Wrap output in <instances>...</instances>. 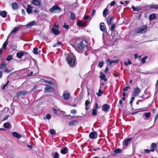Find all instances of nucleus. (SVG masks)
Segmentation results:
<instances>
[{"instance_id": "2", "label": "nucleus", "mask_w": 158, "mask_h": 158, "mask_svg": "<svg viewBox=\"0 0 158 158\" xmlns=\"http://www.w3.org/2000/svg\"><path fill=\"white\" fill-rule=\"evenodd\" d=\"M66 59L69 64L71 67L77 64L75 57L72 53L68 54L67 56Z\"/></svg>"}, {"instance_id": "53", "label": "nucleus", "mask_w": 158, "mask_h": 158, "mask_svg": "<svg viewBox=\"0 0 158 158\" xmlns=\"http://www.w3.org/2000/svg\"><path fill=\"white\" fill-rule=\"evenodd\" d=\"M95 13H96L95 10H93L92 11V12L91 14V15L92 16L91 18H92V17H93V16H94V15Z\"/></svg>"}, {"instance_id": "19", "label": "nucleus", "mask_w": 158, "mask_h": 158, "mask_svg": "<svg viewBox=\"0 0 158 158\" xmlns=\"http://www.w3.org/2000/svg\"><path fill=\"white\" fill-rule=\"evenodd\" d=\"M26 11L28 14L31 13L32 12V7L30 5H28L26 9Z\"/></svg>"}, {"instance_id": "15", "label": "nucleus", "mask_w": 158, "mask_h": 158, "mask_svg": "<svg viewBox=\"0 0 158 158\" xmlns=\"http://www.w3.org/2000/svg\"><path fill=\"white\" fill-rule=\"evenodd\" d=\"M100 30L102 31H104L106 30V26L102 22L100 23Z\"/></svg>"}, {"instance_id": "34", "label": "nucleus", "mask_w": 158, "mask_h": 158, "mask_svg": "<svg viewBox=\"0 0 158 158\" xmlns=\"http://www.w3.org/2000/svg\"><path fill=\"white\" fill-rule=\"evenodd\" d=\"M113 20V17H111L110 18L107 19V23L108 25H110L111 23V20Z\"/></svg>"}, {"instance_id": "62", "label": "nucleus", "mask_w": 158, "mask_h": 158, "mask_svg": "<svg viewBox=\"0 0 158 158\" xmlns=\"http://www.w3.org/2000/svg\"><path fill=\"white\" fill-rule=\"evenodd\" d=\"M144 151L147 153H149L150 151H151V149L150 150L149 149H145V150Z\"/></svg>"}, {"instance_id": "31", "label": "nucleus", "mask_w": 158, "mask_h": 158, "mask_svg": "<svg viewBox=\"0 0 158 158\" xmlns=\"http://www.w3.org/2000/svg\"><path fill=\"white\" fill-rule=\"evenodd\" d=\"M114 153L113 154V155H115L117 153H120L121 152V150L119 149H117L114 150Z\"/></svg>"}, {"instance_id": "40", "label": "nucleus", "mask_w": 158, "mask_h": 158, "mask_svg": "<svg viewBox=\"0 0 158 158\" xmlns=\"http://www.w3.org/2000/svg\"><path fill=\"white\" fill-rule=\"evenodd\" d=\"M115 27V24H112V25L110 29V31H113Z\"/></svg>"}, {"instance_id": "51", "label": "nucleus", "mask_w": 158, "mask_h": 158, "mask_svg": "<svg viewBox=\"0 0 158 158\" xmlns=\"http://www.w3.org/2000/svg\"><path fill=\"white\" fill-rule=\"evenodd\" d=\"M130 88V87L129 86H127V87H125L123 89V90L124 91H126L128 90V89H129Z\"/></svg>"}, {"instance_id": "28", "label": "nucleus", "mask_w": 158, "mask_h": 158, "mask_svg": "<svg viewBox=\"0 0 158 158\" xmlns=\"http://www.w3.org/2000/svg\"><path fill=\"white\" fill-rule=\"evenodd\" d=\"M67 148H66L62 149L60 151V153L63 154H65L67 153Z\"/></svg>"}, {"instance_id": "63", "label": "nucleus", "mask_w": 158, "mask_h": 158, "mask_svg": "<svg viewBox=\"0 0 158 158\" xmlns=\"http://www.w3.org/2000/svg\"><path fill=\"white\" fill-rule=\"evenodd\" d=\"M37 87V86L36 85H35L32 89L31 90H34L35 89H36Z\"/></svg>"}, {"instance_id": "23", "label": "nucleus", "mask_w": 158, "mask_h": 158, "mask_svg": "<svg viewBox=\"0 0 158 158\" xmlns=\"http://www.w3.org/2000/svg\"><path fill=\"white\" fill-rule=\"evenodd\" d=\"M19 29V28L18 27H15L14 29L11 31L10 33L9 34V35L8 36V37L10 36L11 35H13L16 32V31Z\"/></svg>"}, {"instance_id": "33", "label": "nucleus", "mask_w": 158, "mask_h": 158, "mask_svg": "<svg viewBox=\"0 0 158 158\" xmlns=\"http://www.w3.org/2000/svg\"><path fill=\"white\" fill-rule=\"evenodd\" d=\"M10 124L8 123H6L4 124V127L5 128L9 129L10 127Z\"/></svg>"}, {"instance_id": "55", "label": "nucleus", "mask_w": 158, "mask_h": 158, "mask_svg": "<svg viewBox=\"0 0 158 158\" xmlns=\"http://www.w3.org/2000/svg\"><path fill=\"white\" fill-rule=\"evenodd\" d=\"M46 118L47 119H49L51 117V115L50 114H48L46 116Z\"/></svg>"}, {"instance_id": "61", "label": "nucleus", "mask_w": 158, "mask_h": 158, "mask_svg": "<svg viewBox=\"0 0 158 158\" xmlns=\"http://www.w3.org/2000/svg\"><path fill=\"white\" fill-rule=\"evenodd\" d=\"M119 62L118 60H112V63H118Z\"/></svg>"}, {"instance_id": "58", "label": "nucleus", "mask_w": 158, "mask_h": 158, "mask_svg": "<svg viewBox=\"0 0 158 158\" xmlns=\"http://www.w3.org/2000/svg\"><path fill=\"white\" fill-rule=\"evenodd\" d=\"M107 62L109 63L110 64H112V60L110 61L109 59H108L106 60Z\"/></svg>"}, {"instance_id": "37", "label": "nucleus", "mask_w": 158, "mask_h": 158, "mask_svg": "<svg viewBox=\"0 0 158 158\" xmlns=\"http://www.w3.org/2000/svg\"><path fill=\"white\" fill-rule=\"evenodd\" d=\"M127 63L126 61H124V64L126 65L127 66L128 64L129 65H130L131 64V62L130 60L129 59H128L127 60Z\"/></svg>"}, {"instance_id": "60", "label": "nucleus", "mask_w": 158, "mask_h": 158, "mask_svg": "<svg viewBox=\"0 0 158 158\" xmlns=\"http://www.w3.org/2000/svg\"><path fill=\"white\" fill-rule=\"evenodd\" d=\"M9 117V115H6L4 118L3 120H6Z\"/></svg>"}, {"instance_id": "49", "label": "nucleus", "mask_w": 158, "mask_h": 158, "mask_svg": "<svg viewBox=\"0 0 158 158\" xmlns=\"http://www.w3.org/2000/svg\"><path fill=\"white\" fill-rule=\"evenodd\" d=\"M103 65V62H99L98 66L100 68H101Z\"/></svg>"}, {"instance_id": "8", "label": "nucleus", "mask_w": 158, "mask_h": 158, "mask_svg": "<svg viewBox=\"0 0 158 158\" xmlns=\"http://www.w3.org/2000/svg\"><path fill=\"white\" fill-rule=\"evenodd\" d=\"M110 106L107 104L103 105L102 106V110L105 112L108 111L110 109Z\"/></svg>"}, {"instance_id": "11", "label": "nucleus", "mask_w": 158, "mask_h": 158, "mask_svg": "<svg viewBox=\"0 0 158 158\" xmlns=\"http://www.w3.org/2000/svg\"><path fill=\"white\" fill-rule=\"evenodd\" d=\"M52 32L56 35H58L60 33V31L58 29L55 28L53 27L51 29Z\"/></svg>"}, {"instance_id": "13", "label": "nucleus", "mask_w": 158, "mask_h": 158, "mask_svg": "<svg viewBox=\"0 0 158 158\" xmlns=\"http://www.w3.org/2000/svg\"><path fill=\"white\" fill-rule=\"evenodd\" d=\"M86 22H83L80 20H78L77 22V25L82 27H85L86 26Z\"/></svg>"}, {"instance_id": "36", "label": "nucleus", "mask_w": 158, "mask_h": 158, "mask_svg": "<svg viewBox=\"0 0 158 158\" xmlns=\"http://www.w3.org/2000/svg\"><path fill=\"white\" fill-rule=\"evenodd\" d=\"M38 50V48L37 47H35L33 49V52L34 54H38L37 51Z\"/></svg>"}, {"instance_id": "54", "label": "nucleus", "mask_w": 158, "mask_h": 158, "mask_svg": "<svg viewBox=\"0 0 158 158\" xmlns=\"http://www.w3.org/2000/svg\"><path fill=\"white\" fill-rule=\"evenodd\" d=\"M4 71L7 73H9L11 71V70H8L7 68H6L5 69Z\"/></svg>"}, {"instance_id": "45", "label": "nucleus", "mask_w": 158, "mask_h": 158, "mask_svg": "<svg viewBox=\"0 0 158 158\" xmlns=\"http://www.w3.org/2000/svg\"><path fill=\"white\" fill-rule=\"evenodd\" d=\"M50 133L52 135H54L56 134V132L54 129H51L50 130Z\"/></svg>"}, {"instance_id": "21", "label": "nucleus", "mask_w": 158, "mask_h": 158, "mask_svg": "<svg viewBox=\"0 0 158 158\" xmlns=\"http://www.w3.org/2000/svg\"><path fill=\"white\" fill-rule=\"evenodd\" d=\"M156 144L155 143H152L150 147L151 151H154L156 149Z\"/></svg>"}, {"instance_id": "29", "label": "nucleus", "mask_w": 158, "mask_h": 158, "mask_svg": "<svg viewBox=\"0 0 158 158\" xmlns=\"http://www.w3.org/2000/svg\"><path fill=\"white\" fill-rule=\"evenodd\" d=\"M70 18L72 20H74L76 19V16L74 13L72 12H70Z\"/></svg>"}, {"instance_id": "25", "label": "nucleus", "mask_w": 158, "mask_h": 158, "mask_svg": "<svg viewBox=\"0 0 158 158\" xmlns=\"http://www.w3.org/2000/svg\"><path fill=\"white\" fill-rule=\"evenodd\" d=\"M78 123V122L77 120H73L69 123V125L70 126H74Z\"/></svg>"}, {"instance_id": "35", "label": "nucleus", "mask_w": 158, "mask_h": 158, "mask_svg": "<svg viewBox=\"0 0 158 158\" xmlns=\"http://www.w3.org/2000/svg\"><path fill=\"white\" fill-rule=\"evenodd\" d=\"M132 8L135 11H139L140 10V8L139 7H135L133 6H131Z\"/></svg>"}, {"instance_id": "1", "label": "nucleus", "mask_w": 158, "mask_h": 158, "mask_svg": "<svg viewBox=\"0 0 158 158\" xmlns=\"http://www.w3.org/2000/svg\"><path fill=\"white\" fill-rule=\"evenodd\" d=\"M84 42L86 43V42L85 41H81L80 40H77L76 42V44L75 46V49L78 52L82 51V52H84L85 51L84 54L85 56H87L89 53V52H88L89 51V48L84 45Z\"/></svg>"}, {"instance_id": "22", "label": "nucleus", "mask_w": 158, "mask_h": 158, "mask_svg": "<svg viewBox=\"0 0 158 158\" xmlns=\"http://www.w3.org/2000/svg\"><path fill=\"white\" fill-rule=\"evenodd\" d=\"M7 14V12L5 10L0 12V15L3 18L6 17Z\"/></svg>"}, {"instance_id": "4", "label": "nucleus", "mask_w": 158, "mask_h": 158, "mask_svg": "<svg viewBox=\"0 0 158 158\" xmlns=\"http://www.w3.org/2000/svg\"><path fill=\"white\" fill-rule=\"evenodd\" d=\"M46 87L45 88L44 92H52L54 91L53 89L49 85H45Z\"/></svg>"}, {"instance_id": "18", "label": "nucleus", "mask_w": 158, "mask_h": 158, "mask_svg": "<svg viewBox=\"0 0 158 158\" xmlns=\"http://www.w3.org/2000/svg\"><path fill=\"white\" fill-rule=\"evenodd\" d=\"M7 66V64L4 62H2L0 64V69H4Z\"/></svg>"}, {"instance_id": "30", "label": "nucleus", "mask_w": 158, "mask_h": 158, "mask_svg": "<svg viewBox=\"0 0 158 158\" xmlns=\"http://www.w3.org/2000/svg\"><path fill=\"white\" fill-rule=\"evenodd\" d=\"M12 7L13 9H16L18 8V5L15 2L12 4Z\"/></svg>"}, {"instance_id": "10", "label": "nucleus", "mask_w": 158, "mask_h": 158, "mask_svg": "<svg viewBox=\"0 0 158 158\" xmlns=\"http://www.w3.org/2000/svg\"><path fill=\"white\" fill-rule=\"evenodd\" d=\"M37 23L35 21H33L31 22H30L28 23L26 25L27 27V28L29 27H30L35 26L36 25Z\"/></svg>"}, {"instance_id": "39", "label": "nucleus", "mask_w": 158, "mask_h": 158, "mask_svg": "<svg viewBox=\"0 0 158 158\" xmlns=\"http://www.w3.org/2000/svg\"><path fill=\"white\" fill-rule=\"evenodd\" d=\"M60 45H61V42H58L54 44L53 45V47H55L56 46H59Z\"/></svg>"}, {"instance_id": "12", "label": "nucleus", "mask_w": 158, "mask_h": 158, "mask_svg": "<svg viewBox=\"0 0 158 158\" xmlns=\"http://www.w3.org/2000/svg\"><path fill=\"white\" fill-rule=\"evenodd\" d=\"M32 3L34 5L38 6H40V3L38 0H31Z\"/></svg>"}, {"instance_id": "64", "label": "nucleus", "mask_w": 158, "mask_h": 158, "mask_svg": "<svg viewBox=\"0 0 158 158\" xmlns=\"http://www.w3.org/2000/svg\"><path fill=\"white\" fill-rule=\"evenodd\" d=\"M134 58L135 59H137L138 57V55L137 54H135L134 55Z\"/></svg>"}, {"instance_id": "47", "label": "nucleus", "mask_w": 158, "mask_h": 158, "mask_svg": "<svg viewBox=\"0 0 158 158\" xmlns=\"http://www.w3.org/2000/svg\"><path fill=\"white\" fill-rule=\"evenodd\" d=\"M147 56H145L142 58V59L141 60V61L144 64V63H145V60L147 59Z\"/></svg>"}, {"instance_id": "41", "label": "nucleus", "mask_w": 158, "mask_h": 158, "mask_svg": "<svg viewBox=\"0 0 158 158\" xmlns=\"http://www.w3.org/2000/svg\"><path fill=\"white\" fill-rule=\"evenodd\" d=\"M150 8H151L156 9L158 8V5H152L151 6Z\"/></svg>"}, {"instance_id": "17", "label": "nucleus", "mask_w": 158, "mask_h": 158, "mask_svg": "<svg viewBox=\"0 0 158 158\" xmlns=\"http://www.w3.org/2000/svg\"><path fill=\"white\" fill-rule=\"evenodd\" d=\"M132 139L131 138H128L127 139L124 140L123 141V143L125 146H127L129 142H130L132 140Z\"/></svg>"}, {"instance_id": "5", "label": "nucleus", "mask_w": 158, "mask_h": 158, "mask_svg": "<svg viewBox=\"0 0 158 158\" xmlns=\"http://www.w3.org/2000/svg\"><path fill=\"white\" fill-rule=\"evenodd\" d=\"M146 28L147 27L146 26L144 25L141 28L138 29L137 31V33H143L145 32L146 31Z\"/></svg>"}, {"instance_id": "50", "label": "nucleus", "mask_w": 158, "mask_h": 158, "mask_svg": "<svg viewBox=\"0 0 158 158\" xmlns=\"http://www.w3.org/2000/svg\"><path fill=\"white\" fill-rule=\"evenodd\" d=\"M102 91L100 89H99L98 90V93L97 94V95L98 96H100L101 94H102Z\"/></svg>"}, {"instance_id": "52", "label": "nucleus", "mask_w": 158, "mask_h": 158, "mask_svg": "<svg viewBox=\"0 0 158 158\" xmlns=\"http://www.w3.org/2000/svg\"><path fill=\"white\" fill-rule=\"evenodd\" d=\"M53 27H54V28L55 27V28H56V29L58 27V23L56 22L55 23V25H54V26Z\"/></svg>"}, {"instance_id": "59", "label": "nucleus", "mask_w": 158, "mask_h": 158, "mask_svg": "<svg viewBox=\"0 0 158 158\" xmlns=\"http://www.w3.org/2000/svg\"><path fill=\"white\" fill-rule=\"evenodd\" d=\"M115 2L114 1H112L111 2L110 6H114L115 4Z\"/></svg>"}, {"instance_id": "16", "label": "nucleus", "mask_w": 158, "mask_h": 158, "mask_svg": "<svg viewBox=\"0 0 158 158\" xmlns=\"http://www.w3.org/2000/svg\"><path fill=\"white\" fill-rule=\"evenodd\" d=\"M100 78L102 80H104V81H107V79L106 78V76L103 73L101 72L100 73Z\"/></svg>"}, {"instance_id": "6", "label": "nucleus", "mask_w": 158, "mask_h": 158, "mask_svg": "<svg viewBox=\"0 0 158 158\" xmlns=\"http://www.w3.org/2000/svg\"><path fill=\"white\" fill-rule=\"evenodd\" d=\"M89 138L92 139H95L97 137V134L96 132H91L89 135Z\"/></svg>"}, {"instance_id": "7", "label": "nucleus", "mask_w": 158, "mask_h": 158, "mask_svg": "<svg viewBox=\"0 0 158 158\" xmlns=\"http://www.w3.org/2000/svg\"><path fill=\"white\" fill-rule=\"evenodd\" d=\"M70 94L69 93H68L66 91L64 92L63 94V98L64 100H67L69 99Z\"/></svg>"}, {"instance_id": "26", "label": "nucleus", "mask_w": 158, "mask_h": 158, "mask_svg": "<svg viewBox=\"0 0 158 158\" xmlns=\"http://www.w3.org/2000/svg\"><path fill=\"white\" fill-rule=\"evenodd\" d=\"M108 10L107 8H105L103 12V15L104 17H106L108 14Z\"/></svg>"}, {"instance_id": "27", "label": "nucleus", "mask_w": 158, "mask_h": 158, "mask_svg": "<svg viewBox=\"0 0 158 158\" xmlns=\"http://www.w3.org/2000/svg\"><path fill=\"white\" fill-rule=\"evenodd\" d=\"M90 103L89 102V101L87 100L85 101V109L86 110H88L89 109V107L88 106V105L90 104Z\"/></svg>"}, {"instance_id": "14", "label": "nucleus", "mask_w": 158, "mask_h": 158, "mask_svg": "<svg viewBox=\"0 0 158 158\" xmlns=\"http://www.w3.org/2000/svg\"><path fill=\"white\" fill-rule=\"evenodd\" d=\"M25 54V53L23 52H18L16 53V56L17 57L21 59Z\"/></svg>"}, {"instance_id": "46", "label": "nucleus", "mask_w": 158, "mask_h": 158, "mask_svg": "<svg viewBox=\"0 0 158 158\" xmlns=\"http://www.w3.org/2000/svg\"><path fill=\"white\" fill-rule=\"evenodd\" d=\"M53 157L54 158H58L59 157L58 154L57 152L55 153L53 156Z\"/></svg>"}, {"instance_id": "20", "label": "nucleus", "mask_w": 158, "mask_h": 158, "mask_svg": "<svg viewBox=\"0 0 158 158\" xmlns=\"http://www.w3.org/2000/svg\"><path fill=\"white\" fill-rule=\"evenodd\" d=\"M12 135L14 137L18 139H19L21 137V135L20 134H19L15 132H13L12 133Z\"/></svg>"}, {"instance_id": "48", "label": "nucleus", "mask_w": 158, "mask_h": 158, "mask_svg": "<svg viewBox=\"0 0 158 158\" xmlns=\"http://www.w3.org/2000/svg\"><path fill=\"white\" fill-rule=\"evenodd\" d=\"M90 15H85L84 17V18L85 20H87L89 19L90 18Z\"/></svg>"}, {"instance_id": "56", "label": "nucleus", "mask_w": 158, "mask_h": 158, "mask_svg": "<svg viewBox=\"0 0 158 158\" xmlns=\"http://www.w3.org/2000/svg\"><path fill=\"white\" fill-rule=\"evenodd\" d=\"M69 25H66V23H64L63 26V27L65 28L66 29H67L69 28Z\"/></svg>"}, {"instance_id": "24", "label": "nucleus", "mask_w": 158, "mask_h": 158, "mask_svg": "<svg viewBox=\"0 0 158 158\" xmlns=\"http://www.w3.org/2000/svg\"><path fill=\"white\" fill-rule=\"evenodd\" d=\"M156 18V16L155 14H153L149 15V19L150 20H152L153 19H155Z\"/></svg>"}, {"instance_id": "43", "label": "nucleus", "mask_w": 158, "mask_h": 158, "mask_svg": "<svg viewBox=\"0 0 158 158\" xmlns=\"http://www.w3.org/2000/svg\"><path fill=\"white\" fill-rule=\"evenodd\" d=\"M13 56L11 55H9L8 56L7 58L6 59V60L7 61H10L12 59Z\"/></svg>"}, {"instance_id": "57", "label": "nucleus", "mask_w": 158, "mask_h": 158, "mask_svg": "<svg viewBox=\"0 0 158 158\" xmlns=\"http://www.w3.org/2000/svg\"><path fill=\"white\" fill-rule=\"evenodd\" d=\"M77 113V111L75 110H71V113L72 114H75Z\"/></svg>"}, {"instance_id": "44", "label": "nucleus", "mask_w": 158, "mask_h": 158, "mask_svg": "<svg viewBox=\"0 0 158 158\" xmlns=\"http://www.w3.org/2000/svg\"><path fill=\"white\" fill-rule=\"evenodd\" d=\"M150 112L146 113L144 114L146 118L149 117L150 116Z\"/></svg>"}, {"instance_id": "42", "label": "nucleus", "mask_w": 158, "mask_h": 158, "mask_svg": "<svg viewBox=\"0 0 158 158\" xmlns=\"http://www.w3.org/2000/svg\"><path fill=\"white\" fill-rule=\"evenodd\" d=\"M8 44L7 40H6L3 44L2 47L3 48H5Z\"/></svg>"}, {"instance_id": "32", "label": "nucleus", "mask_w": 158, "mask_h": 158, "mask_svg": "<svg viewBox=\"0 0 158 158\" xmlns=\"http://www.w3.org/2000/svg\"><path fill=\"white\" fill-rule=\"evenodd\" d=\"M44 81L45 82L46 84H50L51 85H54V83L52 81H48L44 80Z\"/></svg>"}, {"instance_id": "9", "label": "nucleus", "mask_w": 158, "mask_h": 158, "mask_svg": "<svg viewBox=\"0 0 158 158\" xmlns=\"http://www.w3.org/2000/svg\"><path fill=\"white\" fill-rule=\"evenodd\" d=\"M140 89L139 88H135L134 89L133 95L135 97L139 95L140 92Z\"/></svg>"}, {"instance_id": "38", "label": "nucleus", "mask_w": 158, "mask_h": 158, "mask_svg": "<svg viewBox=\"0 0 158 158\" xmlns=\"http://www.w3.org/2000/svg\"><path fill=\"white\" fill-rule=\"evenodd\" d=\"M97 114V110L96 109H93L92 112V114L93 115L95 116Z\"/></svg>"}, {"instance_id": "3", "label": "nucleus", "mask_w": 158, "mask_h": 158, "mask_svg": "<svg viewBox=\"0 0 158 158\" xmlns=\"http://www.w3.org/2000/svg\"><path fill=\"white\" fill-rule=\"evenodd\" d=\"M49 11L52 13L53 12L55 11H56L59 12L61 11V10L58 5H55L49 9Z\"/></svg>"}]
</instances>
